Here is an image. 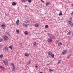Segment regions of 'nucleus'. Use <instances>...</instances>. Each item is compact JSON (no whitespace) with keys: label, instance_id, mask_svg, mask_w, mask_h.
<instances>
[{"label":"nucleus","instance_id":"obj_1","mask_svg":"<svg viewBox=\"0 0 73 73\" xmlns=\"http://www.w3.org/2000/svg\"><path fill=\"white\" fill-rule=\"evenodd\" d=\"M3 62L4 64H5L7 66H8V62L7 61V60L5 59H4L3 60Z\"/></svg>","mask_w":73,"mask_h":73},{"label":"nucleus","instance_id":"obj_2","mask_svg":"<svg viewBox=\"0 0 73 73\" xmlns=\"http://www.w3.org/2000/svg\"><path fill=\"white\" fill-rule=\"evenodd\" d=\"M8 49H9V48L7 46L4 48V49L5 52L8 51Z\"/></svg>","mask_w":73,"mask_h":73},{"label":"nucleus","instance_id":"obj_3","mask_svg":"<svg viewBox=\"0 0 73 73\" xmlns=\"http://www.w3.org/2000/svg\"><path fill=\"white\" fill-rule=\"evenodd\" d=\"M48 42H52V38H48Z\"/></svg>","mask_w":73,"mask_h":73},{"label":"nucleus","instance_id":"obj_4","mask_svg":"<svg viewBox=\"0 0 73 73\" xmlns=\"http://www.w3.org/2000/svg\"><path fill=\"white\" fill-rule=\"evenodd\" d=\"M68 51V50H64L62 52V54H65V53L67 52Z\"/></svg>","mask_w":73,"mask_h":73},{"label":"nucleus","instance_id":"obj_5","mask_svg":"<svg viewBox=\"0 0 73 73\" xmlns=\"http://www.w3.org/2000/svg\"><path fill=\"white\" fill-rule=\"evenodd\" d=\"M8 37L6 35H5L4 36V39L6 41L8 40Z\"/></svg>","mask_w":73,"mask_h":73},{"label":"nucleus","instance_id":"obj_6","mask_svg":"<svg viewBox=\"0 0 73 73\" xmlns=\"http://www.w3.org/2000/svg\"><path fill=\"white\" fill-rule=\"evenodd\" d=\"M68 23L72 27L73 26V23H72V22H71V21H69Z\"/></svg>","mask_w":73,"mask_h":73},{"label":"nucleus","instance_id":"obj_7","mask_svg":"<svg viewBox=\"0 0 73 73\" xmlns=\"http://www.w3.org/2000/svg\"><path fill=\"white\" fill-rule=\"evenodd\" d=\"M25 56H26L27 57H28L29 56V54H28V53H25L24 54Z\"/></svg>","mask_w":73,"mask_h":73},{"label":"nucleus","instance_id":"obj_8","mask_svg":"<svg viewBox=\"0 0 73 73\" xmlns=\"http://www.w3.org/2000/svg\"><path fill=\"white\" fill-rule=\"evenodd\" d=\"M34 26L36 28H37L39 27V25H38V24H35L34 25Z\"/></svg>","mask_w":73,"mask_h":73},{"label":"nucleus","instance_id":"obj_9","mask_svg":"<svg viewBox=\"0 0 73 73\" xmlns=\"http://www.w3.org/2000/svg\"><path fill=\"white\" fill-rule=\"evenodd\" d=\"M22 25H23V27H28V25H29V24H25L23 23L22 24Z\"/></svg>","mask_w":73,"mask_h":73},{"label":"nucleus","instance_id":"obj_10","mask_svg":"<svg viewBox=\"0 0 73 73\" xmlns=\"http://www.w3.org/2000/svg\"><path fill=\"white\" fill-rule=\"evenodd\" d=\"M33 45L35 47L36 46V45H37V43H36V42H34L33 43Z\"/></svg>","mask_w":73,"mask_h":73},{"label":"nucleus","instance_id":"obj_11","mask_svg":"<svg viewBox=\"0 0 73 73\" xmlns=\"http://www.w3.org/2000/svg\"><path fill=\"white\" fill-rule=\"evenodd\" d=\"M20 22V21L19 19L17 20L16 21V24L17 25H19V23Z\"/></svg>","mask_w":73,"mask_h":73},{"label":"nucleus","instance_id":"obj_12","mask_svg":"<svg viewBox=\"0 0 73 73\" xmlns=\"http://www.w3.org/2000/svg\"><path fill=\"white\" fill-rule=\"evenodd\" d=\"M1 26L2 27L3 29H5L6 27V26L5 25H2Z\"/></svg>","mask_w":73,"mask_h":73},{"label":"nucleus","instance_id":"obj_13","mask_svg":"<svg viewBox=\"0 0 73 73\" xmlns=\"http://www.w3.org/2000/svg\"><path fill=\"white\" fill-rule=\"evenodd\" d=\"M50 4V2L49 1L47 2L46 3V5H49Z\"/></svg>","mask_w":73,"mask_h":73},{"label":"nucleus","instance_id":"obj_14","mask_svg":"<svg viewBox=\"0 0 73 73\" xmlns=\"http://www.w3.org/2000/svg\"><path fill=\"white\" fill-rule=\"evenodd\" d=\"M48 55H51L52 54V52L51 51H49L48 53Z\"/></svg>","mask_w":73,"mask_h":73},{"label":"nucleus","instance_id":"obj_15","mask_svg":"<svg viewBox=\"0 0 73 73\" xmlns=\"http://www.w3.org/2000/svg\"><path fill=\"white\" fill-rule=\"evenodd\" d=\"M71 33H72V31H70L68 32L67 34V35H70V34H71Z\"/></svg>","mask_w":73,"mask_h":73},{"label":"nucleus","instance_id":"obj_16","mask_svg":"<svg viewBox=\"0 0 73 73\" xmlns=\"http://www.w3.org/2000/svg\"><path fill=\"white\" fill-rule=\"evenodd\" d=\"M25 23H26V24H29V21L28 20H26L25 21Z\"/></svg>","mask_w":73,"mask_h":73},{"label":"nucleus","instance_id":"obj_17","mask_svg":"<svg viewBox=\"0 0 73 73\" xmlns=\"http://www.w3.org/2000/svg\"><path fill=\"white\" fill-rule=\"evenodd\" d=\"M62 45V43L61 42H59L58 43V45L59 46H61Z\"/></svg>","mask_w":73,"mask_h":73},{"label":"nucleus","instance_id":"obj_18","mask_svg":"<svg viewBox=\"0 0 73 73\" xmlns=\"http://www.w3.org/2000/svg\"><path fill=\"white\" fill-rule=\"evenodd\" d=\"M24 34L25 35H28V33L27 31H25L24 32Z\"/></svg>","mask_w":73,"mask_h":73},{"label":"nucleus","instance_id":"obj_19","mask_svg":"<svg viewBox=\"0 0 73 73\" xmlns=\"http://www.w3.org/2000/svg\"><path fill=\"white\" fill-rule=\"evenodd\" d=\"M16 32L17 33H18V34L20 33V31L19 30H16Z\"/></svg>","mask_w":73,"mask_h":73},{"label":"nucleus","instance_id":"obj_20","mask_svg":"<svg viewBox=\"0 0 73 73\" xmlns=\"http://www.w3.org/2000/svg\"><path fill=\"white\" fill-rule=\"evenodd\" d=\"M15 5H16V3L15 2H13L12 3V5L13 6Z\"/></svg>","mask_w":73,"mask_h":73},{"label":"nucleus","instance_id":"obj_21","mask_svg":"<svg viewBox=\"0 0 73 73\" xmlns=\"http://www.w3.org/2000/svg\"><path fill=\"white\" fill-rule=\"evenodd\" d=\"M45 27L46 29H47L49 28V26L48 25H46Z\"/></svg>","mask_w":73,"mask_h":73},{"label":"nucleus","instance_id":"obj_22","mask_svg":"<svg viewBox=\"0 0 73 73\" xmlns=\"http://www.w3.org/2000/svg\"><path fill=\"white\" fill-rule=\"evenodd\" d=\"M62 15V12L60 11L59 13V16H61V15Z\"/></svg>","mask_w":73,"mask_h":73},{"label":"nucleus","instance_id":"obj_23","mask_svg":"<svg viewBox=\"0 0 73 73\" xmlns=\"http://www.w3.org/2000/svg\"><path fill=\"white\" fill-rule=\"evenodd\" d=\"M51 56L53 58H54V54H52L51 55Z\"/></svg>","mask_w":73,"mask_h":73},{"label":"nucleus","instance_id":"obj_24","mask_svg":"<svg viewBox=\"0 0 73 73\" xmlns=\"http://www.w3.org/2000/svg\"><path fill=\"white\" fill-rule=\"evenodd\" d=\"M9 48L11 50H12V46H9Z\"/></svg>","mask_w":73,"mask_h":73},{"label":"nucleus","instance_id":"obj_25","mask_svg":"<svg viewBox=\"0 0 73 73\" xmlns=\"http://www.w3.org/2000/svg\"><path fill=\"white\" fill-rule=\"evenodd\" d=\"M11 66H12V67H13V68H15V65L13 63L11 64Z\"/></svg>","mask_w":73,"mask_h":73},{"label":"nucleus","instance_id":"obj_26","mask_svg":"<svg viewBox=\"0 0 73 73\" xmlns=\"http://www.w3.org/2000/svg\"><path fill=\"white\" fill-rule=\"evenodd\" d=\"M27 1L29 3H31V2H32V1H31V0H28Z\"/></svg>","mask_w":73,"mask_h":73},{"label":"nucleus","instance_id":"obj_27","mask_svg":"<svg viewBox=\"0 0 73 73\" xmlns=\"http://www.w3.org/2000/svg\"><path fill=\"white\" fill-rule=\"evenodd\" d=\"M3 39L2 38H0V42H2V41H3Z\"/></svg>","mask_w":73,"mask_h":73},{"label":"nucleus","instance_id":"obj_28","mask_svg":"<svg viewBox=\"0 0 73 73\" xmlns=\"http://www.w3.org/2000/svg\"><path fill=\"white\" fill-rule=\"evenodd\" d=\"M15 68H12V71H15Z\"/></svg>","mask_w":73,"mask_h":73},{"label":"nucleus","instance_id":"obj_29","mask_svg":"<svg viewBox=\"0 0 73 73\" xmlns=\"http://www.w3.org/2000/svg\"><path fill=\"white\" fill-rule=\"evenodd\" d=\"M53 70H52V69H49V72H52V71H53Z\"/></svg>","mask_w":73,"mask_h":73},{"label":"nucleus","instance_id":"obj_30","mask_svg":"<svg viewBox=\"0 0 73 73\" xmlns=\"http://www.w3.org/2000/svg\"><path fill=\"white\" fill-rule=\"evenodd\" d=\"M48 36H50V37H51L52 36V35L51 34H50L48 35Z\"/></svg>","mask_w":73,"mask_h":73},{"label":"nucleus","instance_id":"obj_31","mask_svg":"<svg viewBox=\"0 0 73 73\" xmlns=\"http://www.w3.org/2000/svg\"><path fill=\"white\" fill-rule=\"evenodd\" d=\"M1 68L2 70H4V67L1 66Z\"/></svg>","mask_w":73,"mask_h":73},{"label":"nucleus","instance_id":"obj_32","mask_svg":"<svg viewBox=\"0 0 73 73\" xmlns=\"http://www.w3.org/2000/svg\"><path fill=\"white\" fill-rule=\"evenodd\" d=\"M3 48V46L2 45H0V49H1Z\"/></svg>","mask_w":73,"mask_h":73},{"label":"nucleus","instance_id":"obj_33","mask_svg":"<svg viewBox=\"0 0 73 73\" xmlns=\"http://www.w3.org/2000/svg\"><path fill=\"white\" fill-rule=\"evenodd\" d=\"M31 63V61H29L28 62V64L29 65Z\"/></svg>","mask_w":73,"mask_h":73},{"label":"nucleus","instance_id":"obj_34","mask_svg":"<svg viewBox=\"0 0 73 73\" xmlns=\"http://www.w3.org/2000/svg\"><path fill=\"white\" fill-rule=\"evenodd\" d=\"M61 61V60H59V61L58 62V64H60Z\"/></svg>","mask_w":73,"mask_h":73},{"label":"nucleus","instance_id":"obj_35","mask_svg":"<svg viewBox=\"0 0 73 73\" xmlns=\"http://www.w3.org/2000/svg\"><path fill=\"white\" fill-rule=\"evenodd\" d=\"M3 55H1L0 56V57H1V58H3Z\"/></svg>","mask_w":73,"mask_h":73},{"label":"nucleus","instance_id":"obj_36","mask_svg":"<svg viewBox=\"0 0 73 73\" xmlns=\"http://www.w3.org/2000/svg\"><path fill=\"white\" fill-rule=\"evenodd\" d=\"M70 56H71V55H69L68 56V57H67V58H69V57H70Z\"/></svg>","mask_w":73,"mask_h":73},{"label":"nucleus","instance_id":"obj_37","mask_svg":"<svg viewBox=\"0 0 73 73\" xmlns=\"http://www.w3.org/2000/svg\"><path fill=\"white\" fill-rule=\"evenodd\" d=\"M23 1L24 2H26L27 1V0H23Z\"/></svg>","mask_w":73,"mask_h":73},{"label":"nucleus","instance_id":"obj_38","mask_svg":"<svg viewBox=\"0 0 73 73\" xmlns=\"http://www.w3.org/2000/svg\"><path fill=\"white\" fill-rule=\"evenodd\" d=\"M56 42L57 43H58V42H60V41L59 40H57V41H56Z\"/></svg>","mask_w":73,"mask_h":73},{"label":"nucleus","instance_id":"obj_39","mask_svg":"<svg viewBox=\"0 0 73 73\" xmlns=\"http://www.w3.org/2000/svg\"><path fill=\"white\" fill-rule=\"evenodd\" d=\"M70 20L72 21V17H70Z\"/></svg>","mask_w":73,"mask_h":73},{"label":"nucleus","instance_id":"obj_40","mask_svg":"<svg viewBox=\"0 0 73 73\" xmlns=\"http://www.w3.org/2000/svg\"><path fill=\"white\" fill-rule=\"evenodd\" d=\"M35 67H36V68H38V66H35Z\"/></svg>","mask_w":73,"mask_h":73},{"label":"nucleus","instance_id":"obj_41","mask_svg":"<svg viewBox=\"0 0 73 73\" xmlns=\"http://www.w3.org/2000/svg\"><path fill=\"white\" fill-rule=\"evenodd\" d=\"M72 36H73V31H72Z\"/></svg>","mask_w":73,"mask_h":73},{"label":"nucleus","instance_id":"obj_42","mask_svg":"<svg viewBox=\"0 0 73 73\" xmlns=\"http://www.w3.org/2000/svg\"><path fill=\"white\" fill-rule=\"evenodd\" d=\"M71 15H73V12L71 13Z\"/></svg>","mask_w":73,"mask_h":73},{"label":"nucleus","instance_id":"obj_43","mask_svg":"<svg viewBox=\"0 0 73 73\" xmlns=\"http://www.w3.org/2000/svg\"><path fill=\"white\" fill-rule=\"evenodd\" d=\"M39 73H43L42 72H40Z\"/></svg>","mask_w":73,"mask_h":73},{"label":"nucleus","instance_id":"obj_44","mask_svg":"<svg viewBox=\"0 0 73 73\" xmlns=\"http://www.w3.org/2000/svg\"><path fill=\"white\" fill-rule=\"evenodd\" d=\"M41 1H43V2H44V1H43L42 0H41Z\"/></svg>","mask_w":73,"mask_h":73},{"label":"nucleus","instance_id":"obj_45","mask_svg":"<svg viewBox=\"0 0 73 73\" xmlns=\"http://www.w3.org/2000/svg\"><path fill=\"white\" fill-rule=\"evenodd\" d=\"M27 7V5H25V7Z\"/></svg>","mask_w":73,"mask_h":73},{"label":"nucleus","instance_id":"obj_46","mask_svg":"<svg viewBox=\"0 0 73 73\" xmlns=\"http://www.w3.org/2000/svg\"><path fill=\"white\" fill-rule=\"evenodd\" d=\"M72 6L73 7V4H72Z\"/></svg>","mask_w":73,"mask_h":73},{"label":"nucleus","instance_id":"obj_47","mask_svg":"<svg viewBox=\"0 0 73 73\" xmlns=\"http://www.w3.org/2000/svg\"><path fill=\"white\" fill-rule=\"evenodd\" d=\"M1 66H0V68H1Z\"/></svg>","mask_w":73,"mask_h":73}]
</instances>
